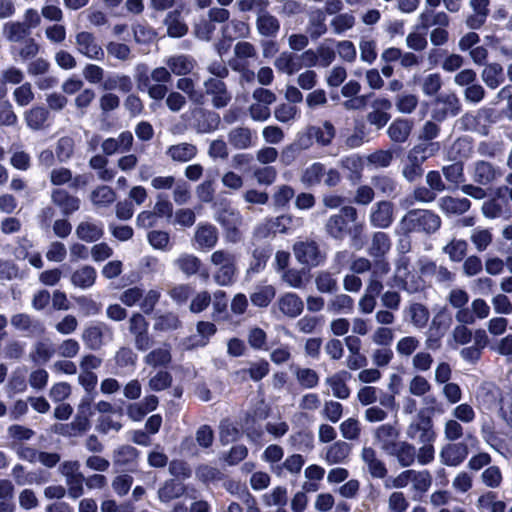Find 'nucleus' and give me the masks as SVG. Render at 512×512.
I'll return each mask as SVG.
<instances>
[{
  "label": "nucleus",
  "instance_id": "30",
  "mask_svg": "<svg viewBox=\"0 0 512 512\" xmlns=\"http://www.w3.org/2000/svg\"><path fill=\"white\" fill-rule=\"evenodd\" d=\"M305 464V459L300 454L288 456L279 466L273 467V473L277 477H286L287 474L298 475Z\"/></svg>",
  "mask_w": 512,
  "mask_h": 512
},
{
  "label": "nucleus",
  "instance_id": "44",
  "mask_svg": "<svg viewBox=\"0 0 512 512\" xmlns=\"http://www.w3.org/2000/svg\"><path fill=\"white\" fill-rule=\"evenodd\" d=\"M48 117V110L39 106L31 108L24 115L27 126L34 131L44 129Z\"/></svg>",
  "mask_w": 512,
  "mask_h": 512
},
{
  "label": "nucleus",
  "instance_id": "45",
  "mask_svg": "<svg viewBox=\"0 0 512 512\" xmlns=\"http://www.w3.org/2000/svg\"><path fill=\"white\" fill-rule=\"evenodd\" d=\"M324 175V164L320 162H314L304 169L300 180L305 187H314L321 183Z\"/></svg>",
  "mask_w": 512,
  "mask_h": 512
},
{
  "label": "nucleus",
  "instance_id": "33",
  "mask_svg": "<svg viewBox=\"0 0 512 512\" xmlns=\"http://www.w3.org/2000/svg\"><path fill=\"white\" fill-rule=\"evenodd\" d=\"M413 123L408 119H396L388 127L390 139L396 143H404L410 136Z\"/></svg>",
  "mask_w": 512,
  "mask_h": 512
},
{
  "label": "nucleus",
  "instance_id": "26",
  "mask_svg": "<svg viewBox=\"0 0 512 512\" xmlns=\"http://www.w3.org/2000/svg\"><path fill=\"white\" fill-rule=\"evenodd\" d=\"M52 202L58 206L64 215H70L80 208L79 198L70 195L64 189H55L51 195Z\"/></svg>",
  "mask_w": 512,
  "mask_h": 512
},
{
  "label": "nucleus",
  "instance_id": "61",
  "mask_svg": "<svg viewBox=\"0 0 512 512\" xmlns=\"http://www.w3.org/2000/svg\"><path fill=\"white\" fill-rule=\"evenodd\" d=\"M299 226H301V221L294 219L290 215H281L273 219L270 223V228L275 233H289Z\"/></svg>",
  "mask_w": 512,
  "mask_h": 512
},
{
  "label": "nucleus",
  "instance_id": "31",
  "mask_svg": "<svg viewBox=\"0 0 512 512\" xmlns=\"http://www.w3.org/2000/svg\"><path fill=\"white\" fill-rule=\"evenodd\" d=\"M361 458L366 464L369 473L374 478H384L387 474V469L384 463L377 458L376 452L370 447H364L361 452Z\"/></svg>",
  "mask_w": 512,
  "mask_h": 512
},
{
  "label": "nucleus",
  "instance_id": "58",
  "mask_svg": "<svg viewBox=\"0 0 512 512\" xmlns=\"http://www.w3.org/2000/svg\"><path fill=\"white\" fill-rule=\"evenodd\" d=\"M116 200V194L109 186H99L91 193V201L97 207H107Z\"/></svg>",
  "mask_w": 512,
  "mask_h": 512
},
{
  "label": "nucleus",
  "instance_id": "8",
  "mask_svg": "<svg viewBox=\"0 0 512 512\" xmlns=\"http://www.w3.org/2000/svg\"><path fill=\"white\" fill-rule=\"evenodd\" d=\"M113 339L112 329L104 322L86 326L82 333V341L90 350H99L105 343Z\"/></svg>",
  "mask_w": 512,
  "mask_h": 512
},
{
  "label": "nucleus",
  "instance_id": "15",
  "mask_svg": "<svg viewBox=\"0 0 512 512\" xmlns=\"http://www.w3.org/2000/svg\"><path fill=\"white\" fill-rule=\"evenodd\" d=\"M468 454V445L465 442H454L445 444L441 448L439 458L442 464L457 467L463 463Z\"/></svg>",
  "mask_w": 512,
  "mask_h": 512
},
{
  "label": "nucleus",
  "instance_id": "17",
  "mask_svg": "<svg viewBox=\"0 0 512 512\" xmlns=\"http://www.w3.org/2000/svg\"><path fill=\"white\" fill-rule=\"evenodd\" d=\"M470 174L474 182L483 186L491 184L501 176L500 170L486 161H476Z\"/></svg>",
  "mask_w": 512,
  "mask_h": 512
},
{
  "label": "nucleus",
  "instance_id": "64",
  "mask_svg": "<svg viewBox=\"0 0 512 512\" xmlns=\"http://www.w3.org/2000/svg\"><path fill=\"white\" fill-rule=\"evenodd\" d=\"M339 429L342 437L350 441L358 440L361 434V424L358 419L353 417L344 420Z\"/></svg>",
  "mask_w": 512,
  "mask_h": 512
},
{
  "label": "nucleus",
  "instance_id": "10",
  "mask_svg": "<svg viewBox=\"0 0 512 512\" xmlns=\"http://www.w3.org/2000/svg\"><path fill=\"white\" fill-rule=\"evenodd\" d=\"M460 109L461 104L455 94H440L433 102L431 116L434 120L441 122L448 117L456 116Z\"/></svg>",
  "mask_w": 512,
  "mask_h": 512
},
{
  "label": "nucleus",
  "instance_id": "22",
  "mask_svg": "<svg viewBox=\"0 0 512 512\" xmlns=\"http://www.w3.org/2000/svg\"><path fill=\"white\" fill-rule=\"evenodd\" d=\"M350 377L349 372L341 370L327 377L325 383L331 388L334 397L345 400L350 396V389L347 386Z\"/></svg>",
  "mask_w": 512,
  "mask_h": 512
},
{
  "label": "nucleus",
  "instance_id": "1",
  "mask_svg": "<svg viewBox=\"0 0 512 512\" xmlns=\"http://www.w3.org/2000/svg\"><path fill=\"white\" fill-rule=\"evenodd\" d=\"M441 226V218L431 210L415 209L405 214L397 225L398 234L411 232L435 233Z\"/></svg>",
  "mask_w": 512,
  "mask_h": 512
},
{
  "label": "nucleus",
  "instance_id": "47",
  "mask_svg": "<svg viewBox=\"0 0 512 512\" xmlns=\"http://www.w3.org/2000/svg\"><path fill=\"white\" fill-rule=\"evenodd\" d=\"M325 13L317 9L313 11L309 18L307 31L313 40L318 39L327 32Z\"/></svg>",
  "mask_w": 512,
  "mask_h": 512
},
{
  "label": "nucleus",
  "instance_id": "63",
  "mask_svg": "<svg viewBox=\"0 0 512 512\" xmlns=\"http://www.w3.org/2000/svg\"><path fill=\"white\" fill-rule=\"evenodd\" d=\"M376 41L369 37H361L359 42L360 59L367 64H373L377 59Z\"/></svg>",
  "mask_w": 512,
  "mask_h": 512
},
{
  "label": "nucleus",
  "instance_id": "38",
  "mask_svg": "<svg viewBox=\"0 0 512 512\" xmlns=\"http://www.w3.org/2000/svg\"><path fill=\"white\" fill-rule=\"evenodd\" d=\"M391 249V240L388 234L376 232L372 236L368 253L374 259L383 258Z\"/></svg>",
  "mask_w": 512,
  "mask_h": 512
},
{
  "label": "nucleus",
  "instance_id": "54",
  "mask_svg": "<svg viewBox=\"0 0 512 512\" xmlns=\"http://www.w3.org/2000/svg\"><path fill=\"white\" fill-rule=\"evenodd\" d=\"M250 32L248 23L241 20H231L222 29V35L228 40L247 37Z\"/></svg>",
  "mask_w": 512,
  "mask_h": 512
},
{
  "label": "nucleus",
  "instance_id": "2",
  "mask_svg": "<svg viewBox=\"0 0 512 512\" xmlns=\"http://www.w3.org/2000/svg\"><path fill=\"white\" fill-rule=\"evenodd\" d=\"M172 80V74L168 67H156L149 74L141 72L137 74L138 89L146 92L156 101L163 100L168 93L167 84Z\"/></svg>",
  "mask_w": 512,
  "mask_h": 512
},
{
  "label": "nucleus",
  "instance_id": "57",
  "mask_svg": "<svg viewBox=\"0 0 512 512\" xmlns=\"http://www.w3.org/2000/svg\"><path fill=\"white\" fill-rule=\"evenodd\" d=\"M449 24V18L445 12H434L427 10L420 15V25L423 29L432 26L446 27Z\"/></svg>",
  "mask_w": 512,
  "mask_h": 512
},
{
  "label": "nucleus",
  "instance_id": "7",
  "mask_svg": "<svg viewBox=\"0 0 512 512\" xmlns=\"http://www.w3.org/2000/svg\"><path fill=\"white\" fill-rule=\"evenodd\" d=\"M494 111L491 108H481L465 113L459 120L461 128L466 131L488 134L489 125L493 122Z\"/></svg>",
  "mask_w": 512,
  "mask_h": 512
},
{
  "label": "nucleus",
  "instance_id": "11",
  "mask_svg": "<svg viewBox=\"0 0 512 512\" xmlns=\"http://www.w3.org/2000/svg\"><path fill=\"white\" fill-rule=\"evenodd\" d=\"M205 91L204 97L207 95L211 98L214 108L221 109L226 107L232 100V95L228 91L223 80L209 77L203 82Z\"/></svg>",
  "mask_w": 512,
  "mask_h": 512
},
{
  "label": "nucleus",
  "instance_id": "36",
  "mask_svg": "<svg viewBox=\"0 0 512 512\" xmlns=\"http://www.w3.org/2000/svg\"><path fill=\"white\" fill-rule=\"evenodd\" d=\"M138 457V450L130 445H123L114 450L113 463L115 466L126 469L134 465Z\"/></svg>",
  "mask_w": 512,
  "mask_h": 512
},
{
  "label": "nucleus",
  "instance_id": "19",
  "mask_svg": "<svg viewBox=\"0 0 512 512\" xmlns=\"http://www.w3.org/2000/svg\"><path fill=\"white\" fill-rule=\"evenodd\" d=\"M194 241L198 249H212L218 241L217 228L212 224L200 223L196 228Z\"/></svg>",
  "mask_w": 512,
  "mask_h": 512
},
{
  "label": "nucleus",
  "instance_id": "16",
  "mask_svg": "<svg viewBox=\"0 0 512 512\" xmlns=\"http://www.w3.org/2000/svg\"><path fill=\"white\" fill-rule=\"evenodd\" d=\"M372 226L377 228H388L394 220V205L389 201L376 203L369 216Z\"/></svg>",
  "mask_w": 512,
  "mask_h": 512
},
{
  "label": "nucleus",
  "instance_id": "55",
  "mask_svg": "<svg viewBox=\"0 0 512 512\" xmlns=\"http://www.w3.org/2000/svg\"><path fill=\"white\" fill-rule=\"evenodd\" d=\"M311 133L313 134L314 142H317L321 146L329 145L334 136V126L326 121L322 126H309Z\"/></svg>",
  "mask_w": 512,
  "mask_h": 512
},
{
  "label": "nucleus",
  "instance_id": "4",
  "mask_svg": "<svg viewBox=\"0 0 512 512\" xmlns=\"http://www.w3.org/2000/svg\"><path fill=\"white\" fill-rule=\"evenodd\" d=\"M482 213L487 219L509 220L512 218V207L507 198V188H497L494 196L482 204Z\"/></svg>",
  "mask_w": 512,
  "mask_h": 512
},
{
  "label": "nucleus",
  "instance_id": "60",
  "mask_svg": "<svg viewBox=\"0 0 512 512\" xmlns=\"http://www.w3.org/2000/svg\"><path fill=\"white\" fill-rule=\"evenodd\" d=\"M294 373L299 385L305 389H313L319 383L318 373L311 368L297 367Z\"/></svg>",
  "mask_w": 512,
  "mask_h": 512
},
{
  "label": "nucleus",
  "instance_id": "32",
  "mask_svg": "<svg viewBox=\"0 0 512 512\" xmlns=\"http://www.w3.org/2000/svg\"><path fill=\"white\" fill-rule=\"evenodd\" d=\"M439 207L446 214L461 215L470 209L471 202L467 198L445 196L439 200Z\"/></svg>",
  "mask_w": 512,
  "mask_h": 512
},
{
  "label": "nucleus",
  "instance_id": "12",
  "mask_svg": "<svg viewBox=\"0 0 512 512\" xmlns=\"http://www.w3.org/2000/svg\"><path fill=\"white\" fill-rule=\"evenodd\" d=\"M75 47L78 53L91 60L102 61L105 53L96 37L87 31H81L75 36Z\"/></svg>",
  "mask_w": 512,
  "mask_h": 512
},
{
  "label": "nucleus",
  "instance_id": "62",
  "mask_svg": "<svg viewBox=\"0 0 512 512\" xmlns=\"http://www.w3.org/2000/svg\"><path fill=\"white\" fill-rule=\"evenodd\" d=\"M11 475L19 486L41 483L36 473L26 471L25 467L21 464H16L12 468Z\"/></svg>",
  "mask_w": 512,
  "mask_h": 512
},
{
  "label": "nucleus",
  "instance_id": "3",
  "mask_svg": "<svg viewBox=\"0 0 512 512\" xmlns=\"http://www.w3.org/2000/svg\"><path fill=\"white\" fill-rule=\"evenodd\" d=\"M477 401L487 410L498 408L501 417L512 427V396L502 397L498 387L489 385L480 388Z\"/></svg>",
  "mask_w": 512,
  "mask_h": 512
},
{
  "label": "nucleus",
  "instance_id": "25",
  "mask_svg": "<svg viewBox=\"0 0 512 512\" xmlns=\"http://www.w3.org/2000/svg\"><path fill=\"white\" fill-rule=\"evenodd\" d=\"M256 28L260 35L275 38L280 31V22L267 9L257 16Z\"/></svg>",
  "mask_w": 512,
  "mask_h": 512
},
{
  "label": "nucleus",
  "instance_id": "29",
  "mask_svg": "<svg viewBox=\"0 0 512 512\" xmlns=\"http://www.w3.org/2000/svg\"><path fill=\"white\" fill-rule=\"evenodd\" d=\"M388 454L394 456L402 467H409L416 460V447L407 441H399Z\"/></svg>",
  "mask_w": 512,
  "mask_h": 512
},
{
  "label": "nucleus",
  "instance_id": "59",
  "mask_svg": "<svg viewBox=\"0 0 512 512\" xmlns=\"http://www.w3.org/2000/svg\"><path fill=\"white\" fill-rule=\"evenodd\" d=\"M175 264L188 277L196 274L201 267L200 259L192 254L180 255Z\"/></svg>",
  "mask_w": 512,
  "mask_h": 512
},
{
  "label": "nucleus",
  "instance_id": "40",
  "mask_svg": "<svg viewBox=\"0 0 512 512\" xmlns=\"http://www.w3.org/2000/svg\"><path fill=\"white\" fill-rule=\"evenodd\" d=\"M176 87L185 93L192 103L197 105L204 104V93L196 88L195 81L192 78L182 76L177 80Z\"/></svg>",
  "mask_w": 512,
  "mask_h": 512
},
{
  "label": "nucleus",
  "instance_id": "39",
  "mask_svg": "<svg viewBox=\"0 0 512 512\" xmlns=\"http://www.w3.org/2000/svg\"><path fill=\"white\" fill-rule=\"evenodd\" d=\"M481 78L491 89L498 88L505 81L503 68L498 63L486 65L481 73Z\"/></svg>",
  "mask_w": 512,
  "mask_h": 512
},
{
  "label": "nucleus",
  "instance_id": "28",
  "mask_svg": "<svg viewBox=\"0 0 512 512\" xmlns=\"http://www.w3.org/2000/svg\"><path fill=\"white\" fill-rule=\"evenodd\" d=\"M76 235L85 242H95L103 235V225L101 222L85 220L76 227Z\"/></svg>",
  "mask_w": 512,
  "mask_h": 512
},
{
  "label": "nucleus",
  "instance_id": "24",
  "mask_svg": "<svg viewBox=\"0 0 512 512\" xmlns=\"http://www.w3.org/2000/svg\"><path fill=\"white\" fill-rule=\"evenodd\" d=\"M96 278V269L90 265H83L71 274L70 281L74 287L87 290L95 284Z\"/></svg>",
  "mask_w": 512,
  "mask_h": 512
},
{
  "label": "nucleus",
  "instance_id": "23",
  "mask_svg": "<svg viewBox=\"0 0 512 512\" xmlns=\"http://www.w3.org/2000/svg\"><path fill=\"white\" fill-rule=\"evenodd\" d=\"M279 310L287 317L296 318L304 309L302 299L295 293L283 294L277 301Z\"/></svg>",
  "mask_w": 512,
  "mask_h": 512
},
{
  "label": "nucleus",
  "instance_id": "42",
  "mask_svg": "<svg viewBox=\"0 0 512 512\" xmlns=\"http://www.w3.org/2000/svg\"><path fill=\"white\" fill-rule=\"evenodd\" d=\"M29 27L26 23L22 22H6L3 25L4 37L14 43L23 41L27 36L30 35Z\"/></svg>",
  "mask_w": 512,
  "mask_h": 512
},
{
  "label": "nucleus",
  "instance_id": "9",
  "mask_svg": "<svg viewBox=\"0 0 512 512\" xmlns=\"http://www.w3.org/2000/svg\"><path fill=\"white\" fill-rule=\"evenodd\" d=\"M293 251L296 259L303 265L317 267L325 260V254L313 240L300 241L294 244Z\"/></svg>",
  "mask_w": 512,
  "mask_h": 512
},
{
  "label": "nucleus",
  "instance_id": "56",
  "mask_svg": "<svg viewBox=\"0 0 512 512\" xmlns=\"http://www.w3.org/2000/svg\"><path fill=\"white\" fill-rule=\"evenodd\" d=\"M477 507L481 512H505L506 505L497 500L496 494L488 492L478 498Z\"/></svg>",
  "mask_w": 512,
  "mask_h": 512
},
{
  "label": "nucleus",
  "instance_id": "27",
  "mask_svg": "<svg viewBox=\"0 0 512 512\" xmlns=\"http://www.w3.org/2000/svg\"><path fill=\"white\" fill-rule=\"evenodd\" d=\"M181 9L182 5L179 8L168 12L165 17L164 24L167 27V33L170 37L180 38L188 32V27L183 21L181 15Z\"/></svg>",
  "mask_w": 512,
  "mask_h": 512
},
{
  "label": "nucleus",
  "instance_id": "51",
  "mask_svg": "<svg viewBox=\"0 0 512 512\" xmlns=\"http://www.w3.org/2000/svg\"><path fill=\"white\" fill-rule=\"evenodd\" d=\"M11 325L17 330L28 333H35L42 330L39 321L25 313L13 315L11 318Z\"/></svg>",
  "mask_w": 512,
  "mask_h": 512
},
{
  "label": "nucleus",
  "instance_id": "14",
  "mask_svg": "<svg viewBox=\"0 0 512 512\" xmlns=\"http://www.w3.org/2000/svg\"><path fill=\"white\" fill-rule=\"evenodd\" d=\"M194 129L201 134L211 133L215 131L220 124V116L218 113L201 107L192 111Z\"/></svg>",
  "mask_w": 512,
  "mask_h": 512
},
{
  "label": "nucleus",
  "instance_id": "18",
  "mask_svg": "<svg viewBox=\"0 0 512 512\" xmlns=\"http://www.w3.org/2000/svg\"><path fill=\"white\" fill-rule=\"evenodd\" d=\"M399 431L396 426L392 424H382L378 426L374 431V438L379 447L387 454L396 446L399 442L398 439Z\"/></svg>",
  "mask_w": 512,
  "mask_h": 512
},
{
  "label": "nucleus",
  "instance_id": "21",
  "mask_svg": "<svg viewBox=\"0 0 512 512\" xmlns=\"http://www.w3.org/2000/svg\"><path fill=\"white\" fill-rule=\"evenodd\" d=\"M490 0H469V7L473 14L470 15L466 24L471 29H479L484 25L489 16Z\"/></svg>",
  "mask_w": 512,
  "mask_h": 512
},
{
  "label": "nucleus",
  "instance_id": "46",
  "mask_svg": "<svg viewBox=\"0 0 512 512\" xmlns=\"http://www.w3.org/2000/svg\"><path fill=\"white\" fill-rule=\"evenodd\" d=\"M171 361V352L169 345H163L162 347L156 348L149 352L145 358L144 362L152 366L154 368L157 367H166Z\"/></svg>",
  "mask_w": 512,
  "mask_h": 512
},
{
  "label": "nucleus",
  "instance_id": "34",
  "mask_svg": "<svg viewBox=\"0 0 512 512\" xmlns=\"http://www.w3.org/2000/svg\"><path fill=\"white\" fill-rule=\"evenodd\" d=\"M351 452V447L344 441H336L326 449L325 460L329 465L343 464Z\"/></svg>",
  "mask_w": 512,
  "mask_h": 512
},
{
  "label": "nucleus",
  "instance_id": "43",
  "mask_svg": "<svg viewBox=\"0 0 512 512\" xmlns=\"http://www.w3.org/2000/svg\"><path fill=\"white\" fill-rule=\"evenodd\" d=\"M340 166L349 172V179L357 182L361 179L364 162L362 157L356 154L345 156L340 159Z\"/></svg>",
  "mask_w": 512,
  "mask_h": 512
},
{
  "label": "nucleus",
  "instance_id": "5",
  "mask_svg": "<svg viewBox=\"0 0 512 512\" xmlns=\"http://www.w3.org/2000/svg\"><path fill=\"white\" fill-rule=\"evenodd\" d=\"M357 219V210L352 206L342 207L338 213L329 217L325 224L327 234L336 240H342L349 231V223Z\"/></svg>",
  "mask_w": 512,
  "mask_h": 512
},
{
  "label": "nucleus",
  "instance_id": "48",
  "mask_svg": "<svg viewBox=\"0 0 512 512\" xmlns=\"http://www.w3.org/2000/svg\"><path fill=\"white\" fill-rule=\"evenodd\" d=\"M316 52L318 56L319 67H329L336 58L335 40L325 39L317 46Z\"/></svg>",
  "mask_w": 512,
  "mask_h": 512
},
{
  "label": "nucleus",
  "instance_id": "49",
  "mask_svg": "<svg viewBox=\"0 0 512 512\" xmlns=\"http://www.w3.org/2000/svg\"><path fill=\"white\" fill-rule=\"evenodd\" d=\"M185 487L175 480H167L158 490V498L161 502H170L183 495Z\"/></svg>",
  "mask_w": 512,
  "mask_h": 512
},
{
  "label": "nucleus",
  "instance_id": "20",
  "mask_svg": "<svg viewBox=\"0 0 512 512\" xmlns=\"http://www.w3.org/2000/svg\"><path fill=\"white\" fill-rule=\"evenodd\" d=\"M164 63L169 68L171 74L177 76L190 74L196 66V60L192 56L185 54L172 55L166 58Z\"/></svg>",
  "mask_w": 512,
  "mask_h": 512
},
{
  "label": "nucleus",
  "instance_id": "6",
  "mask_svg": "<svg viewBox=\"0 0 512 512\" xmlns=\"http://www.w3.org/2000/svg\"><path fill=\"white\" fill-rule=\"evenodd\" d=\"M406 436L418 443L435 442L437 434L432 419L420 411L406 428Z\"/></svg>",
  "mask_w": 512,
  "mask_h": 512
},
{
  "label": "nucleus",
  "instance_id": "41",
  "mask_svg": "<svg viewBox=\"0 0 512 512\" xmlns=\"http://www.w3.org/2000/svg\"><path fill=\"white\" fill-rule=\"evenodd\" d=\"M276 290L274 286L259 284L250 295V300L254 306L267 307L275 297Z\"/></svg>",
  "mask_w": 512,
  "mask_h": 512
},
{
  "label": "nucleus",
  "instance_id": "13",
  "mask_svg": "<svg viewBox=\"0 0 512 512\" xmlns=\"http://www.w3.org/2000/svg\"><path fill=\"white\" fill-rule=\"evenodd\" d=\"M216 220L225 229L226 237L230 242L235 243L240 240L238 228L242 224V216L239 211L225 208L218 213Z\"/></svg>",
  "mask_w": 512,
  "mask_h": 512
},
{
  "label": "nucleus",
  "instance_id": "50",
  "mask_svg": "<svg viewBox=\"0 0 512 512\" xmlns=\"http://www.w3.org/2000/svg\"><path fill=\"white\" fill-rule=\"evenodd\" d=\"M354 309V300L347 294H337L328 303V311L337 314H351Z\"/></svg>",
  "mask_w": 512,
  "mask_h": 512
},
{
  "label": "nucleus",
  "instance_id": "35",
  "mask_svg": "<svg viewBox=\"0 0 512 512\" xmlns=\"http://www.w3.org/2000/svg\"><path fill=\"white\" fill-rule=\"evenodd\" d=\"M197 147L191 143H179L176 145H171L166 154L175 162H188L195 158L197 155Z\"/></svg>",
  "mask_w": 512,
  "mask_h": 512
},
{
  "label": "nucleus",
  "instance_id": "53",
  "mask_svg": "<svg viewBox=\"0 0 512 512\" xmlns=\"http://www.w3.org/2000/svg\"><path fill=\"white\" fill-rule=\"evenodd\" d=\"M275 67L281 72L292 75L298 72L302 65L298 56H295L291 53H282L275 60Z\"/></svg>",
  "mask_w": 512,
  "mask_h": 512
},
{
  "label": "nucleus",
  "instance_id": "37",
  "mask_svg": "<svg viewBox=\"0 0 512 512\" xmlns=\"http://www.w3.org/2000/svg\"><path fill=\"white\" fill-rule=\"evenodd\" d=\"M228 142L235 149L245 150L252 146V132L247 127H236L229 131Z\"/></svg>",
  "mask_w": 512,
  "mask_h": 512
},
{
  "label": "nucleus",
  "instance_id": "52",
  "mask_svg": "<svg viewBox=\"0 0 512 512\" xmlns=\"http://www.w3.org/2000/svg\"><path fill=\"white\" fill-rule=\"evenodd\" d=\"M373 186L387 197H395L399 193V186L395 179L387 175L372 178Z\"/></svg>",
  "mask_w": 512,
  "mask_h": 512
}]
</instances>
